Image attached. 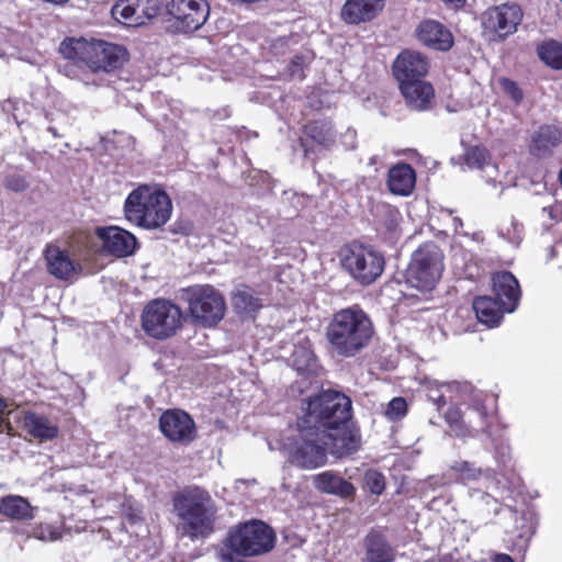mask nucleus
Listing matches in <instances>:
<instances>
[{
	"instance_id": "obj_1",
	"label": "nucleus",
	"mask_w": 562,
	"mask_h": 562,
	"mask_svg": "<svg viewBox=\"0 0 562 562\" xmlns=\"http://www.w3.org/2000/svg\"><path fill=\"white\" fill-rule=\"evenodd\" d=\"M360 447V435L351 424V401L337 391H323L311 397L294 434L282 441L288 462L314 470L326 464L327 453L350 456Z\"/></svg>"
},
{
	"instance_id": "obj_2",
	"label": "nucleus",
	"mask_w": 562,
	"mask_h": 562,
	"mask_svg": "<svg viewBox=\"0 0 562 562\" xmlns=\"http://www.w3.org/2000/svg\"><path fill=\"white\" fill-rule=\"evenodd\" d=\"M179 519L178 529L191 539L206 537L214 530L216 505L210 493L198 486H188L172 497Z\"/></svg>"
},
{
	"instance_id": "obj_3",
	"label": "nucleus",
	"mask_w": 562,
	"mask_h": 562,
	"mask_svg": "<svg viewBox=\"0 0 562 562\" xmlns=\"http://www.w3.org/2000/svg\"><path fill=\"white\" fill-rule=\"evenodd\" d=\"M372 335V323L361 310L346 308L336 313L327 327L330 346L344 357H352L361 351Z\"/></svg>"
},
{
	"instance_id": "obj_4",
	"label": "nucleus",
	"mask_w": 562,
	"mask_h": 562,
	"mask_svg": "<svg viewBox=\"0 0 562 562\" xmlns=\"http://www.w3.org/2000/svg\"><path fill=\"white\" fill-rule=\"evenodd\" d=\"M172 213V202L161 190L140 186L133 190L124 203L125 218L146 229L164 226Z\"/></svg>"
},
{
	"instance_id": "obj_5",
	"label": "nucleus",
	"mask_w": 562,
	"mask_h": 562,
	"mask_svg": "<svg viewBox=\"0 0 562 562\" xmlns=\"http://www.w3.org/2000/svg\"><path fill=\"white\" fill-rule=\"evenodd\" d=\"M443 271V254L435 243H425L412 255L405 279L411 288L430 291L440 280Z\"/></svg>"
},
{
	"instance_id": "obj_6",
	"label": "nucleus",
	"mask_w": 562,
	"mask_h": 562,
	"mask_svg": "<svg viewBox=\"0 0 562 562\" xmlns=\"http://www.w3.org/2000/svg\"><path fill=\"white\" fill-rule=\"evenodd\" d=\"M142 328L145 334L156 340H166L182 327V310L166 299H155L143 308Z\"/></svg>"
},
{
	"instance_id": "obj_7",
	"label": "nucleus",
	"mask_w": 562,
	"mask_h": 562,
	"mask_svg": "<svg viewBox=\"0 0 562 562\" xmlns=\"http://www.w3.org/2000/svg\"><path fill=\"white\" fill-rule=\"evenodd\" d=\"M339 256L344 269L362 285L373 283L384 270L383 255L371 246L352 243Z\"/></svg>"
},
{
	"instance_id": "obj_8",
	"label": "nucleus",
	"mask_w": 562,
	"mask_h": 562,
	"mask_svg": "<svg viewBox=\"0 0 562 562\" xmlns=\"http://www.w3.org/2000/svg\"><path fill=\"white\" fill-rule=\"evenodd\" d=\"M189 312L194 322L205 326H215L225 314V301L222 294L209 284H196L182 291Z\"/></svg>"
},
{
	"instance_id": "obj_9",
	"label": "nucleus",
	"mask_w": 562,
	"mask_h": 562,
	"mask_svg": "<svg viewBox=\"0 0 562 562\" xmlns=\"http://www.w3.org/2000/svg\"><path fill=\"white\" fill-rule=\"evenodd\" d=\"M276 541L274 531L260 520H251L229 531V549L244 557H255L269 552Z\"/></svg>"
},
{
	"instance_id": "obj_10",
	"label": "nucleus",
	"mask_w": 562,
	"mask_h": 562,
	"mask_svg": "<svg viewBox=\"0 0 562 562\" xmlns=\"http://www.w3.org/2000/svg\"><path fill=\"white\" fill-rule=\"evenodd\" d=\"M486 400V394L479 390H475L471 385V392L467 395H463V398L459 401V403L468 406V413H465L464 418L465 425L467 427H469L470 431L468 437H475L480 432L486 435V437L494 445L496 454L501 456L503 462H505V459L509 457V447L508 445H504L503 442L498 445V439L494 437V416L485 405Z\"/></svg>"
},
{
	"instance_id": "obj_11",
	"label": "nucleus",
	"mask_w": 562,
	"mask_h": 562,
	"mask_svg": "<svg viewBox=\"0 0 562 562\" xmlns=\"http://www.w3.org/2000/svg\"><path fill=\"white\" fill-rule=\"evenodd\" d=\"M168 12L177 21L179 30L193 32L206 22L210 7L206 0H171Z\"/></svg>"
},
{
	"instance_id": "obj_12",
	"label": "nucleus",
	"mask_w": 562,
	"mask_h": 562,
	"mask_svg": "<svg viewBox=\"0 0 562 562\" xmlns=\"http://www.w3.org/2000/svg\"><path fill=\"white\" fill-rule=\"evenodd\" d=\"M161 432L172 442L188 445L195 439L196 428L191 416L181 409H169L159 418Z\"/></svg>"
},
{
	"instance_id": "obj_13",
	"label": "nucleus",
	"mask_w": 562,
	"mask_h": 562,
	"mask_svg": "<svg viewBox=\"0 0 562 562\" xmlns=\"http://www.w3.org/2000/svg\"><path fill=\"white\" fill-rule=\"evenodd\" d=\"M111 13L122 24L138 26L157 15L158 0H120Z\"/></svg>"
},
{
	"instance_id": "obj_14",
	"label": "nucleus",
	"mask_w": 562,
	"mask_h": 562,
	"mask_svg": "<svg viewBox=\"0 0 562 562\" xmlns=\"http://www.w3.org/2000/svg\"><path fill=\"white\" fill-rule=\"evenodd\" d=\"M127 58V50L123 46L103 41H91L88 67L94 71H111L122 67Z\"/></svg>"
},
{
	"instance_id": "obj_15",
	"label": "nucleus",
	"mask_w": 562,
	"mask_h": 562,
	"mask_svg": "<svg viewBox=\"0 0 562 562\" xmlns=\"http://www.w3.org/2000/svg\"><path fill=\"white\" fill-rule=\"evenodd\" d=\"M487 24L501 37H506L517 31L524 13L516 2H504L486 11Z\"/></svg>"
},
{
	"instance_id": "obj_16",
	"label": "nucleus",
	"mask_w": 562,
	"mask_h": 562,
	"mask_svg": "<svg viewBox=\"0 0 562 562\" xmlns=\"http://www.w3.org/2000/svg\"><path fill=\"white\" fill-rule=\"evenodd\" d=\"M428 69V58L412 49L403 50L393 63V74L400 85L413 80H424Z\"/></svg>"
},
{
	"instance_id": "obj_17",
	"label": "nucleus",
	"mask_w": 562,
	"mask_h": 562,
	"mask_svg": "<svg viewBox=\"0 0 562 562\" xmlns=\"http://www.w3.org/2000/svg\"><path fill=\"white\" fill-rule=\"evenodd\" d=\"M406 106L416 112L430 111L435 104V89L425 80L400 85Z\"/></svg>"
},
{
	"instance_id": "obj_18",
	"label": "nucleus",
	"mask_w": 562,
	"mask_h": 562,
	"mask_svg": "<svg viewBox=\"0 0 562 562\" xmlns=\"http://www.w3.org/2000/svg\"><path fill=\"white\" fill-rule=\"evenodd\" d=\"M415 34L420 44L435 50H448L453 44L451 32L435 20L422 21L417 25Z\"/></svg>"
},
{
	"instance_id": "obj_19",
	"label": "nucleus",
	"mask_w": 562,
	"mask_h": 562,
	"mask_svg": "<svg viewBox=\"0 0 562 562\" xmlns=\"http://www.w3.org/2000/svg\"><path fill=\"white\" fill-rule=\"evenodd\" d=\"M98 236L103 241V248L115 257H126L133 255L137 247L136 237L117 226H110L99 229Z\"/></svg>"
},
{
	"instance_id": "obj_20",
	"label": "nucleus",
	"mask_w": 562,
	"mask_h": 562,
	"mask_svg": "<svg viewBox=\"0 0 562 562\" xmlns=\"http://www.w3.org/2000/svg\"><path fill=\"white\" fill-rule=\"evenodd\" d=\"M426 392L436 408L440 409L448 402L459 404L463 395L471 392V384L465 382L441 383L437 380H428L426 382Z\"/></svg>"
},
{
	"instance_id": "obj_21",
	"label": "nucleus",
	"mask_w": 562,
	"mask_h": 562,
	"mask_svg": "<svg viewBox=\"0 0 562 562\" xmlns=\"http://www.w3.org/2000/svg\"><path fill=\"white\" fill-rule=\"evenodd\" d=\"M493 293L503 303L507 313H513L520 300V288L517 279L507 271L497 272L493 277Z\"/></svg>"
},
{
	"instance_id": "obj_22",
	"label": "nucleus",
	"mask_w": 562,
	"mask_h": 562,
	"mask_svg": "<svg viewBox=\"0 0 562 562\" xmlns=\"http://www.w3.org/2000/svg\"><path fill=\"white\" fill-rule=\"evenodd\" d=\"M384 7V0H347L341 9V18L349 24L373 20Z\"/></svg>"
},
{
	"instance_id": "obj_23",
	"label": "nucleus",
	"mask_w": 562,
	"mask_h": 562,
	"mask_svg": "<svg viewBox=\"0 0 562 562\" xmlns=\"http://www.w3.org/2000/svg\"><path fill=\"white\" fill-rule=\"evenodd\" d=\"M44 257L48 272L57 279L67 280L76 273V267L69 254L57 246L48 245Z\"/></svg>"
},
{
	"instance_id": "obj_24",
	"label": "nucleus",
	"mask_w": 562,
	"mask_h": 562,
	"mask_svg": "<svg viewBox=\"0 0 562 562\" xmlns=\"http://www.w3.org/2000/svg\"><path fill=\"white\" fill-rule=\"evenodd\" d=\"M416 183L415 170L408 164H397L389 170L387 186L393 194L407 196Z\"/></svg>"
},
{
	"instance_id": "obj_25",
	"label": "nucleus",
	"mask_w": 562,
	"mask_h": 562,
	"mask_svg": "<svg viewBox=\"0 0 562 562\" xmlns=\"http://www.w3.org/2000/svg\"><path fill=\"white\" fill-rule=\"evenodd\" d=\"M473 310L477 321L487 327L497 326L507 311L503 303L492 296H479L473 301Z\"/></svg>"
},
{
	"instance_id": "obj_26",
	"label": "nucleus",
	"mask_w": 562,
	"mask_h": 562,
	"mask_svg": "<svg viewBox=\"0 0 562 562\" xmlns=\"http://www.w3.org/2000/svg\"><path fill=\"white\" fill-rule=\"evenodd\" d=\"M37 507L20 495H7L0 498V514L12 520H32Z\"/></svg>"
},
{
	"instance_id": "obj_27",
	"label": "nucleus",
	"mask_w": 562,
	"mask_h": 562,
	"mask_svg": "<svg viewBox=\"0 0 562 562\" xmlns=\"http://www.w3.org/2000/svg\"><path fill=\"white\" fill-rule=\"evenodd\" d=\"M313 483L318 491L326 494L349 497L355 493V487L350 482L330 471L315 475Z\"/></svg>"
},
{
	"instance_id": "obj_28",
	"label": "nucleus",
	"mask_w": 562,
	"mask_h": 562,
	"mask_svg": "<svg viewBox=\"0 0 562 562\" xmlns=\"http://www.w3.org/2000/svg\"><path fill=\"white\" fill-rule=\"evenodd\" d=\"M561 142V132L552 125H543L533 133L531 138V154L543 157L551 153Z\"/></svg>"
},
{
	"instance_id": "obj_29",
	"label": "nucleus",
	"mask_w": 562,
	"mask_h": 562,
	"mask_svg": "<svg viewBox=\"0 0 562 562\" xmlns=\"http://www.w3.org/2000/svg\"><path fill=\"white\" fill-rule=\"evenodd\" d=\"M366 553L369 562H393L394 549L379 532H370L366 539Z\"/></svg>"
},
{
	"instance_id": "obj_30",
	"label": "nucleus",
	"mask_w": 562,
	"mask_h": 562,
	"mask_svg": "<svg viewBox=\"0 0 562 562\" xmlns=\"http://www.w3.org/2000/svg\"><path fill=\"white\" fill-rule=\"evenodd\" d=\"M293 368L301 373L313 371L315 368V356L310 340L306 337L297 336L291 355Z\"/></svg>"
},
{
	"instance_id": "obj_31",
	"label": "nucleus",
	"mask_w": 562,
	"mask_h": 562,
	"mask_svg": "<svg viewBox=\"0 0 562 562\" xmlns=\"http://www.w3.org/2000/svg\"><path fill=\"white\" fill-rule=\"evenodd\" d=\"M23 426L26 431L40 440L53 439L57 436L58 428L46 417L35 413H27L23 418Z\"/></svg>"
},
{
	"instance_id": "obj_32",
	"label": "nucleus",
	"mask_w": 562,
	"mask_h": 562,
	"mask_svg": "<svg viewBox=\"0 0 562 562\" xmlns=\"http://www.w3.org/2000/svg\"><path fill=\"white\" fill-rule=\"evenodd\" d=\"M232 304L236 313L250 315L262 307L260 299L247 286L237 288L233 294Z\"/></svg>"
},
{
	"instance_id": "obj_33",
	"label": "nucleus",
	"mask_w": 562,
	"mask_h": 562,
	"mask_svg": "<svg viewBox=\"0 0 562 562\" xmlns=\"http://www.w3.org/2000/svg\"><path fill=\"white\" fill-rule=\"evenodd\" d=\"M91 42L83 38H67L59 46L60 54L70 60L82 61L88 66Z\"/></svg>"
},
{
	"instance_id": "obj_34",
	"label": "nucleus",
	"mask_w": 562,
	"mask_h": 562,
	"mask_svg": "<svg viewBox=\"0 0 562 562\" xmlns=\"http://www.w3.org/2000/svg\"><path fill=\"white\" fill-rule=\"evenodd\" d=\"M372 213L378 224L387 232L393 233L396 231L401 220V214L396 207L384 202H378L373 205Z\"/></svg>"
},
{
	"instance_id": "obj_35",
	"label": "nucleus",
	"mask_w": 562,
	"mask_h": 562,
	"mask_svg": "<svg viewBox=\"0 0 562 562\" xmlns=\"http://www.w3.org/2000/svg\"><path fill=\"white\" fill-rule=\"evenodd\" d=\"M488 158L487 150L480 146L469 147L463 155V160L469 168L486 170L487 177L491 178L496 171V166L491 165Z\"/></svg>"
},
{
	"instance_id": "obj_36",
	"label": "nucleus",
	"mask_w": 562,
	"mask_h": 562,
	"mask_svg": "<svg viewBox=\"0 0 562 562\" xmlns=\"http://www.w3.org/2000/svg\"><path fill=\"white\" fill-rule=\"evenodd\" d=\"M541 61L553 69H562V44L554 40L543 42L537 48Z\"/></svg>"
},
{
	"instance_id": "obj_37",
	"label": "nucleus",
	"mask_w": 562,
	"mask_h": 562,
	"mask_svg": "<svg viewBox=\"0 0 562 562\" xmlns=\"http://www.w3.org/2000/svg\"><path fill=\"white\" fill-rule=\"evenodd\" d=\"M25 535L44 542H54L63 537V530L59 525L40 522L25 529Z\"/></svg>"
},
{
	"instance_id": "obj_38",
	"label": "nucleus",
	"mask_w": 562,
	"mask_h": 562,
	"mask_svg": "<svg viewBox=\"0 0 562 562\" xmlns=\"http://www.w3.org/2000/svg\"><path fill=\"white\" fill-rule=\"evenodd\" d=\"M307 134L318 144L329 146L334 142L333 127L329 122L316 121L306 126Z\"/></svg>"
},
{
	"instance_id": "obj_39",
	"label": "nucleus",
	"mask_w": 562,
	"mask_h": 562,
	"mask_svg": "<svg viewBox=\"0 0 562 562\" xmlns=\"http://www.w3.org/2000/svg\"><path fill=\"white\" fill-rule=\"evenodd\" d=\"M464 418L465 414H463L457 406L450 407L445 415V419L449 425L451 431H453L454 435L458 437H468V435L470 434L469 427H467Z\"/></svg>"
},
{
	"instance_id": "obj_40",
	"label": "nucleus",
	"mask_w": 562,
	"mask_h": 562,
	"mask_svg": "<svg viewBox=\"0 0 562 562\" xmlns=\"http://www.w3.org/2000/svg\"><path fill=\"white\" fill-rule=\"evenodd\" d=\"M452 470L459 474L458 480L461 481L462 483L475 481L482 474L480 469L473 467L471 463L467 461L456 462L452 465Z\"/></svg>"
},
{
	"instance_id": "obj_41",
	"label": "nucleus",
	"mask_w": 562,
	"mask_h": 562,
	"mask_svg": "<svg viewBox=\"0 0 562 562\" xmlns=\"http://www.w3.org/2000/svg\"><path fill=\"white\" fill-rule=\"evenodd\" d=\"M499 87L502 91L510 98V100L516 104L519 105L524 100V91L520 89L518 83L512 79L508 78H501L498 80Z\"/></svg>"
},
{
	"instance_id": "obj_42",
	"label": "nucleus",
	"mask_w": 562,
	"mask_h": 562,
	"mask_svg": "<svg viewBox=\"0 0 562 562\" xmlns=\"http://www.w3.org/2000/svg\"><path fill=\"white\" fill-rule=\"evenodd\" d=\"M384 414L392 422L402 419L407 414V403L405 398L394 397L391 400Z\"/></svg>"
},
{
	"instance_id": "obj_43",
	"label": "nucleus",
	"mask_w": 562,
	"mask_h": 562,
	"mask_svg": "<svg viewBox=\"0 0 562 562\" xmlns=\"http://www.w3.org/2000/svg\"><path fill=\"white\" fill-rule=\"evenodd\" d=\"M364 483L367 488L375 495L383 493L385 488L384 475L378 471L369 470L364 475Z\"/></svg>"
},
{
	"instance_id": "obj_44",
	"label": "nucleus",
	"mask_w": 562,
	"mask_h": 562,
	"mask_svg": "<svg viewBox=\"0 0 562 562\" xmlns=\"http://www.w3.org/2000/svg\"><path fill=\"white\" fill-rule=\"evenodd\" d=\"M305 64V59L302 56H295L289 66V71L292 77H297L300 79L303 78V67Z\"/></svg>"
},
{
	"instance_id": "obj_45",
	"label": "nucleus",
	"mask_w": 562,
	"mask_h": 562,
	"mask_svg": "<svg viewBox=\"0 0 562 562\" xmlns=\"http://www.w3.org/2000/svg\"><path fill=\"white\" fill-rule=\"evenodd\" d=\"M5 408H7V403L4 402L3 398L0 397V431H3L4 428L7 427V423H5V418H4Z\"/></svg>"
},
{
	"instance_id": "obj_46",
	"label": "nucleus",
	"mask_w": 562,
	"mask_h": 562,
	"mask_svg": "<svg viewBox=\"0 0 562 562\" xmlns=\"http://www.w3.org/2000/svg\"><path fill=\"white\" fill-rule=\"evenodd\" d=\"M476 493L479 494V492H476ZM480 497L482 501H484L486 503V505H490L491 503H493L495 505L494 513L498 512L497 501L494 497H491L486 493H480Z\"/></svg>"
},
{
	"instance_id": "obj_47",
	"label": "nucleus",
	"mask_w": 562,
	"mask_h": 562,
	"mask_svg": "<svg viewBox=\"0 0 562 562\" xmlns=\"http://www.w3.org/2000/svg\"><path fill=\"white\" fill-rule=\"evenodd\" d=\"M492 562H515L510 555L506 553H497L493 557Z\"/></svg>"
},
{
	"instance_id": "obj_48",
	"label": "nucleus",
	"mask_w": 562,
	"mask_h": 562,
	"mask_svg": "<svg viewBox=\"0 0 562 562\" xmlns=\"http://www.w3.org/2000/svg\"><path fill=\"white\" fill-rule=\"evenodd\" d=\"M125 515L131 524H136L140 519L139 512L132 508H130V513Z\"/></svg>"
},
{
	"instance_id": "obj_49",
	"label": "nucleus",
	"mask_w": 562,
	"mask_h": 562,
	"mask_svg": "<svg viewBox=\"0 0 562 562\" xmlns=\"http://www.w3.org/2000/svg\"><path fill=\"white\" fill-rule=\"evenodd\" d=\"M9 187L15 191H21L24 189V182L22 180H18L16 182H10Z\"/></svg>"
},
{
	"instance_id": "obj_50",
	"label": "nucleus",
	"mask_w": 562,
	"mask_h": 562,
	"mask_svg": "<svg viewBox=\"0 0 562 562\" xmlns=\"http://www.w3.org/2000/svg\"><path fill=\"white\" fill-rule=\"evenodd\" d=\"M453 223H454V228L456 231L462 226V221L459 218V217H454L453 218Z\"/></svg>"
},
{
	"instance_id": "obj_51",
	"label": "nucleus",
	"mask_w": 562,
	"mask_h": 562,
	"mask_svg": "<svg viewBox=\"0 0 562 562\" xmlns=\"http://www.w3.org/2000/svg\"><path fill=\"white\" fill-rule=\"evenodd\" d=\"M48 132L53 134L54 137H60V135L57 133L56 128L53 126H48Z\"/></svg>"
},
{
	"instance_id": "obj_52",
	"label": "nucleus",
	"mask_w": 562,
	"mask_h": 562,
	"mask_svg": "<svg viewBox=\"0 0 562 562\" xmlns=\"http://www.w3.org/2000/svg\"><path fill=\"white\" fill-rule=\"evenodd\" d=\"M549 215L551 218H555V216L553 215V209L552 207H549Z\"/></svg>"
}]
</instances>
